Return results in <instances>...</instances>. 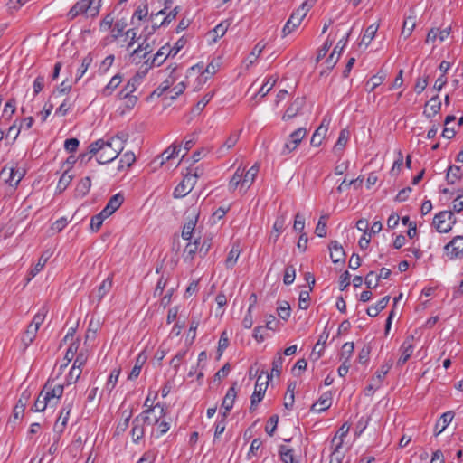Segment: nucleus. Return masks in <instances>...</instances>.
Masks as SVG:
<instances>
[{
	"label": "nucleus",
	"instance_id": "43",
	"mask_svg": "<svg viewBox=\"0 0 463 463\" xmlns=\"http://www.w3.org/2000/svg\"><path fill=\"white\" fill-rule=\"evenodd\" d=\"M392 366V361L391 359L386 361L383 364L381 365L380 369L375 372L373 381L377 380V382L381 384Z\"/></svg>",
	"mask_w": 463,
	"mask_h": 463
},
{
	"label": "nucleus",
	"instance_id": "15",
	"mask_svg": "<svg viewBox=\"0 0 463 463\" xmlns=\"http://www.w3.org/2000/svg\"><path fill=\"white\" fill-rule=\"evenodd\" d=\"M155 408L161 409V416L165 415V405L158 402L155 406L150 405L148 409L144 410L140 414H138L134 419L137 420L138 422L144 427L146 425H150L152 423V420L149 415L154 411Z\"/></svg>",
	"mask_w": 463,
	"mask_h": 463
},
{
	"label": "nucleus",
	"instance_id": "60",
	"mask_svg": "<svg viewBox=\"0 0 463 463\" xmlns=\"http://www.w3.org/2000/svg\"><path fill=\"white\" fill-rule=\"evenodd\" d=\"M188 349L180 350L177 354L171 359L170 365L175 369V373H177L184 358L185 357Z\"/></svg>",
	"mask_w": 463,
	"mask_h": 463
},
{
	"label": "nucleus",
	"instance_id": "63",
	"mask_svg": "<svg viewBox=\"0 0 463 463\" xmlns=\"http://www.w3.org/2000/svg\"><path fill=\"white\" fill-rule=\"evenodd\" d=\"M120 374V369H114L110 372L109 377L106 383V389L110 392L116 386Z\"/></svg>",
	"mask_w": 463,
	"mask_h": 463
},
{
	"label": "nucleus",
	"instance_id": "57",
	"mask_svg": "<svg viewBox=\"0 0 463 463\" xmlns=\"http://www.w3.org/2000/svg\"><path fill=\"white\" fill-rule=\"evenodd\" d=\"M354 349V345L353 342H346L343 345L341 353H340V360L344 362H348L350 357L352 356Z\"/></svg>",
	"mask_w": 463,
	"mask_h": 463
},
{
	"label": "nucleus",
	"instance_id": "37",
	"mask_svg": "<svg viewBox=\"0 0 463 463\" xmlns=\"http://www.w3.org/2000/svg\"><path fill=\"white\" fill-rule=\"evenodd\" d=\"M284 360L285 359L282 356V353L278 352L272 361L271 373H270V374H269V379L272 378L274 375H276V376L280 375Z\"/></svg>",
	"mask_w": 463,
	"mask_h": 463
},
{
	"label": "nucleus",
	"instance_id": "44",
	"mask_svg": "<svg viewBox=\"0 0 463 463\" xmlns=\"http://www.w3.org/2000/svg\"><path fill=\"white\" fill-rule=\"evenodd\" d=\"M38 329L33 326H28L25 332L22 336V342L24 348H27L35 339Z\"/></svg>",
	"mask_w": 463,
	"mask_h": 463
},
{
	"label": "nucleus",
	"instance_id": "42",
	"mask_svg": "<svg viewBox=\"0 0 463 463\" xmlns=\"http://www.w3.org/2000/svg\"><path fill=\"white\" fill-rule=\"evenodd\" d=\"M229 25V23L222 22L218 25H216L213 31L209 33L214 43L217 42L218 39L222 38L226 33Z\"/></svg>",
	"mask_w": 463,
	"mask_h": 463
},
{
	"label": "nucleus",
	"instance_id": "54",
	"mask_svg": "<svg viewBox=\"0 0 463 463\" xmlns=\"http://www.w3.org/2000/svg\"><path fill=\"white\" fill-rule=\"evenodd\" d=\"M285 224H286V214L282 213L277 217V219L275 220V222L273 224V231L276 232V238H274V241H276L279 239L280 233L283 232V231L285 229Z\"/></svg>",
	"mask_w": 463,
	"mask_h": 463
},
{
	"label": "nucleus",
	"instance_id": "55",
	"mask_svg": "<svg viewBox=\"0 0 463 463\" xmlns=\"http://www.w3.org/2000/svg\"><path fill=\"white\" fill-rule=\"evenodd\" d=\"M73 175L69 174V169H66L59 179L57 189L59 192H63L71 184Z\"/></svg>",
	"mask_w": 463,
	"mask_h": 463
},
{
	"label": "nucleus",
	"instance_id": "19",
	"mask_svg": "<svg viewBox=\"0 0 463 463\" xmlns=\"http://www.w3.org/2000/svg\"><path fill=\"white\" fill-rule=\"evenodd\" d=\"M123 77L121 74L117 73L114 75L109 82L101 90L100 93L103 97H109L114 90L119 86L122 82Z\"/></svg>",
	"mask_w": 463,
	"mask_h": 463
},
{
	"label": "nucleus",
	"instance_id": "1",
	"mask_svg": "<svg viewBox=\"0 0 463 463\" xmlns=\"http://www.w3.org/2000/svg\"><path fill=\"white\" fill-rule=\"evenodd\" d=\"M100 0L97 4L93 0H80L69 11L67 16L70 20L74 19L78 15L85 14L87 17H96L100 10Z\"/></svg>",
	"mask_w": 463,
	"mask_h": 463
},
{
	"label": "nucleus",
	"instance_id": "21",
	"mask_svg": "<svg viewBox=\"0 0 463 463\" xmlns=\"http://www.w3.org/2000/svg\"><path fill=\"white\" fill-rule=\"evenodd\" d=\"M145 436V427L137 420L133 419L130 437L134 443L137 444Z\"/></svg>",
	"mask_w": 463,
	"mask_h": 463
},
{
	"label": "nucleus",
	"instance_id": "7",
	"mask_svg": "<svg viewBox=\"0 0 463 463\" xmlns=\"http://www.w3.org/2000/svg\"><path fill=\"white\" fill-rule=\"evenodd\" d=\"M444 253L449 260L461 259L463 257V235L455 236L444 246Z\"/></svg>",
	"mask_w": 463,
	"mask_h": 463
},
{
	"label": "nucleus",
	"instance_id": "20",
	"mask_svg": "<svg viewBox=\"0 0 463 463\" xmlns=\"http://www.w3.org/2000/svg\"><path fill=\"white\" fill-rule=\"evenodd\" d=\"M107 145H109L111 150L117 153V156L121 153V151L124 148V143L126 142V135H117L115 137H112L109 140L106 141Z\"/></svg>",
	"mask_w": 463,
	"mask_h": 463
},
{
	"label": "nucleus",
	"instance_id": "13",
	"mask_svg": "<svg viewBox=\"0 0 463 463\" xmlns=\"http://www.w3.org/2000/svg\"><path fill=\"white\" fill-rule=\"evenodd\" d=\"M329 123L330 120L323 118L320 126L315 130L311 137L310 144L312 146H319L322 144V141L327 133Z\"/></svg>",
	"mask_w": 463,
	"mask_h": 463
},
{
	"label": "nucleus",
	"instance_id": "8",
	"mask_svg": "<svg viewBox=\"0 0 463 463\" xmlns=\"http://www.w3.org/2000/svg\"><path fill=\"white\" fill-rule=\"evenodd\" d=\"M198 176L197 172L194 175H186L183 181L175 188L173 193L174 197L182 198L187 195L193 190Z\"/></svg>",
	"mask_w": 463,
	"mask_h": 463
},
{
	"label": "nucleus",
	"instance_id": "23",
	"mask_svg": "<svg viewBox=\"0 0 463 463\" xmlns=\"http://www.w3.org/2000/svg\"><path fill=\"white\" fill-rule=\"evenodd\" d=\"M113 285V276H109L98 288L97 300L99 303L102 298L110 291Z\"/></svg>",
	"mask_w": 463,
	"mask_h": 463
},
{
	"label": "nucleus",
	"instance_id": "22",
	"mask_svg": "<svg viewBox=\"0 0 463 463\" xmlns=\"http://www.w3.org/2000/svg\"><path fill=\"white\" fill-rule=\"evenodd\" d=\"M235 385L236 383H234L233 385L230 387L229 390L227 391L222 403V409H225L226 411H231L232 409L235 399L237 397Z\"/></svg>",
	"mask_w": 463,
	"mask_h": 463
},
{
	"label": "nucleus",
	"instance_id": "46",
	"mask_svg": "<svg viewBox=\"0 0 463 463\" xmlns=\"http://www.w3.org/2000/svg\"><path fill=\"white\" fill-rule=\"evenodd\" d=\"M50 255L47 252H44L42 254V256L39 258L38 262L35 264V266L30 270L29 272V278L28 280H30L32 278L35 277L45 266Z\"/></svg>",
	"mask_w": 463,
	"mask_h": 463
},
{
	"label": "nucleus",
	"instance_id": "45",
	"mask_svg": "<svg viewBox=\"0 0 463 463\" xmlns=\"http://www.w3.org/2000/svg\"><path fill=\"white\" fill-rule=\"evenodd\" d=\"M48 314V308L46 307H42L38 312L33 316V318L29 326L35 327L39 330V327L43 323L46 316Z\"/></svg>",
	"mask_w": 463,
	"mask_h": 463
},
{
	"label": "nucleus",
	"instance_id": "5",
	"mask_svg": "<svg viewBox=\"0 0 463 463\" xmlns=\"http://www.w3.org/2000/svg\"><path fill=\"white\" fill-rule=\"evenodd\" d=\"M306 135L307 129L305 128H298L292 132L288 136L287 142L284 144L280 151V156H288L295 151L300 145L301 141L305 138Z\"/></svg>",
	"mask_w": 463,
	"mask_h": 463
},
{
	"label": "nucleus",
	"instance_id": "31",
	"mask_svg": "<svg viewBox=\"0 0 463 463\" xmlns=\"http://www.w3.org/2000/svg\"><path fill=\"white\" fill-rule=\"evenodd\" d=\"M123 202L124 195L121 193H118L109 200L105 208L112 214L121 206Z\"/></svg>",
	"mask_w": 463,
	"mask_h": 463
},
{
	"label": "nucleus",
	"instance_id": "49",
	"mask_svg": "<svg viewBox=\"0 0 463 463\" xmlns=\"http://www.w3.org/2000/svg\"><path fill=\"white\" fill-rule=\"evenodd\" d=\"M350 137V132L346 128H344L340 131L338 139L334 146V151H341L346 146V143Z\"/></svg>",
	"mask_w": 463,
	"mask_h": 463
},
{
	"label": "nucleus",
	"instance_id": "52",
	"mask_svg": "<svg viewBox=\"0 0 463 463\" xmlns=\"http://www.w3.org/2000/svg\"><path fill=\"white\" fill-rule=\"evenodd\" d=\"M67 396H69V393L67 394ZM74 397H75V393L73 394L71 399H69L68 397H66V399L64 400L62 408L60 411V414H59L58 418L61 419L62 416H66V421H68L70 413L73 408Z\"/></svg>",
	"mask_w": 463,
	"mask_h": 463
},
{
	"label": "nucleus",
	"instance_id": "24",
	"mask_svg": "<svg viewBox=\"0 0 463 463\" xmlns=\"http://www.w3.org/2000/svg\"><path fill=\"white\" fill-rule=\"evenodd\" d=\"M146 75V71H137L133 77H131L127 84L124 86L127 91L132 94L137 88L141 84L144 76Z\"/></svg>",
	"mask_w": 463,
	"mask_h": 463
},
{
	"label": "nucleus",
	"instance_id": "17",
	"mask_svg": "<svg viewBox=\"0 0 463 463\" xmlns=\"http://www.w3.org/2000/svg\"><path fill=\"white\" fill-rule=\"evenodd\" d=\"M328 249L330 250V258L334 263L345 261V252L337 241H332L328 245Z\"/></svg>",
	"mask_w": 463,
	"mask_h": 463
},
{
	"label": "nucleus",
	"instance_id": "29",
	"mask_svg": "<svg viewBox=\"0 0 463 463\" xmlns=\"http://www.w3.org/2000/svg\"><path fill=\"white\" fill-rule=\"evenodd\" d=\"M181 150V146L178 145H172L170 146L169 147H167L159 156H158V159L160 158V165H163L165 164L166 161H169L170 159L174 158L175 156H176L179 152Z\"/></svg>",
	"mask_w": 463,
	"mask_h": 463
},
{
	"label": "nucleus",
	"instance_id": "2",
	"mask_svg": "<svg viewBox=\"0 0 463 463\" xmlns=\"http://www.w3.org/2000/svg\"><path fill=\"white\" fill-rule=\"evenodd\" d=\"M111 149L103 139H98L89 146V152L91 155H98L97 161L101 165L110 163L118 157L117 153Z\"/></svg>",
	"mask_w": 463,
	"mask_h": 463
},
{
	"label": "nucleus",
	"instance_id": "56",
	"mask_svg": "<svg viewBox=\"0 0 463 463\" xmlns=\"http://www.w3.org/2000/svg\"><path fill=\"white\" fill-rule=\"evenodd\" d=\"M175 71V69L172 71L169 77L163 81L153 92V94H156L157 96H161L165 90H167L170 86L175 82V79L174 76H172L173 72Z\"/></svg>",
	"mask_w": 463,
	"mask_h": 463
},
{
	"label": "nucleus",
	"instance_id": "11",
	"mask_svg": "<svg viewBox=\"0 0 463 463\" xmlns=\"http://www.w3.org/2000/svg\"><path fill=\"white\" fill-rule=\"evenodd\" d=\"M141 37H144L143 42L130 53V57L136 63H139L143 59L146 60L148 54L152 52V47L147 43L148 38H146V34H141L139 38Z\"/></svg>",
	"mask_w": 463,
	"mask_h": 463
},
{
	"label": "nucleus",
	"instance_id": "39",
	"mask_svg": "<svg viewBox=\"0 0 463 463\" xmlns=\"http://www.w3.org/2000/svg\"><path fill=\"white\" fill-rule=\"evenodd\" d=\"M24 415V410H21L14 406L12 416L9 418L6 428H10L12 431L14 430L19 420L23 419Z\"/></svg>",
	"mask_w": 463,
	"mask_h": 463
},
{
	"label": "nucleus",
	"instance_id": "62",
	"mask_svg": "<svg viewBox=\"0 0 463 463\" xmlns=\"http://www.w3.org/2000/svg\"><path fill=\"white\" fill-rule=\"evenodd\" d=\"M378 30V25L371 24L369 25L362 38V43H364L366 46L371 43V41L374 38L375 33Z\"/></svg>",
	"mask_w": 463,
	"mask_h": 463
},
{
	"label": "nucleus",
	"instance_id": "50",
	"mask_svg": "<svg viewBox=\"0 0 463 463\" xmlns=\"http://www.w3.org/2000/svg\"><path fill=\"white\" fill-rule=\"evenodd\" d=\"M213 97V93L208 92L204 94L203 97L192 109V113L194 115H199L202 112V110L205 108V106L210 102Z\"/></svg>",
	"mask_w": 463,
	"mask_h": 463
},
{
	"label": "nucleus",
	"instance_id": "58",
	"mask_svg": "<svg viewBox=\"0 0 463 463\" xmlns=\"http://www.w3.org/2000/svg\"><path fill=\"white\" fill-rule=\"evenodd\" d=\"M290 305L288 301H282L277 307L278 316L284 321H288L290 317Z\"/></svg>",
	"mask_w": 463,
	"mask_h": 463
},
{
	"label": "nucleus",
	"instance_id": "12",
	"mask_svg": "<svg viewBox=\"0 0 463 463\" xmlns=\"http://www.w3.org/2000/svg\"><path fill=\"white\" fill-rule=\"evenodd\" d=\"M413 340H414L413 335H410V336L406 337V339L401 345L400 350L402 352V354L397 362V364L399 366L403 365L411 356L413 350H414Z\"/></svg>",
	"mask_w": 463,
	"mask_h": 463
},
{
	"label": "nucleus",
	"instance_id": "59",
	"mask_svg": "<svg viewBox=\"0 0 463 463\" xmlns=\"http://www.w3.org/2000/svg\"><path fill=\"white\" fill-rule=\"evenodd\" d=\"M296 278V269L293 265L288 264L285 268L283 282L285 285H291Z\"/></svg>",
	"mask_w": 463,
	"mask_h": 463
},
{
	"label": "nucleus",
	"instance_id": "35",
	"mask_svg": "<svg viewBox=\"0 0 463 463\" xmlns=\"http://www.w3.org/2000/svg\"><path fill=\"white\" fill-rule=\"evenodd\" d=\"M279 454L280 456L281 460L284 463H296V462H298L295 459L294 449H289L286 445H280L279 446Z\"/></svg>",
	"mask_w": 463,
	"mask_h": 463
},
{
	"label": "nucleus",
	"instance_id": "47",
	"mask_svg": "<svg viewBox=\"0 0 463 463\" xmlns=\"http://www.w3.org/2000/svg\"><path fill=\"white\" fill-rule=\"evenodd\" d=\"M432 103L430 106V111L424 110L423 114L427 118H431L432 116L438 114L441 109V102L439 100V96L436 95L430 99V100L427 103Z\"/></svg>",
	"mask_w": 463,
	"mask_h": 463
},
{
	"label": "nucleus",
	"instance_id": "40",
	"mask_svg": "<svg viewBox=\"0 0 463 463\" xmlns=\"http://www.w3.org/2000/svg\"><path fill=\"white\" fill-rule=\"evenodd\" d=\"M244 172H245V168H241V166H239L237 168L236 172L231 178L230 183H229L230 191L233 192L237 189L239 184L242 185V180H243L242 176H243Z\"/></svg>",
	"mask_w": 463,
	"mask_h": 463
},
{
	"label": "nucleus",
	"instance_id": "9",
	"mask_svg": "<svg viewBox=\"0 0 463 463\" xmlns=\"http://www.w3.org/2000/svg\"><path fill=\"white\" fill-rule=\"evenodd\" d=\"M266 373L265 381L260 383L261 379V374L258 377L256 384H255V390L253 392V394L250 398V410L252 411L255 409V407L262 401L264 394L266 392L269 376L268 373Z\"/></svg>",
	"mask_w": 463,
	"mask_h": 463
},
{
	"label": "nucleus",
	"instance_id": "32",
	"mask_svg": "<svg viewBox=\"0 0 463 463\" xmlns=\"http://www.w3.org/2000/svg\"><path fill=\"white\" fill-rule=\"evenodd\" d=\"M91 187V179L87 176L79 181L75 188V194L77 196L84 197Z\"/></svg>",
	"mask_w": 463,
	"mask_h": 463
},
{
	"label": "nucleus",
	"instance_id": "4",
	"mask_svg": "<svg viewBox=\"0 0 463 463\" xmlns=\"http://www.w3.org/2000/svg\"><path fill=\"white\" fill-rule=\"evenodd\" d=\"M450 218H453V212L441 211L435 214L432 225L436 228L437 232L440 233H447L451 231L453 225L457 222L456 218L450 222Z\"/></svg>",
	"mask_w": 463,
	"mask_h": 463
},
{
	"label": "nucleus",
	"instance_id": "18",
	"mask_svg": "<svg viewBox=\"0 0 463 463\" xmlns=\"http://www.w3.org/2000/svg\"><path fill=\"white\" fill-rule=\"evenodd\" d=\"M453 418L454 412L452 411H449L443 413L435 424V436H438L443 432L445 429L449 425Z\"/></svg>",
	"mask_w": 463,
	"mask_h": 463
},
{
	"label": "nucleus",
	"instance_id": "27",
	"mask_svg": "<svg viewBox=\"0 0 463 463\" xmlns=\"http://www.w3.org/2000/svg\"><path fill=\"white\" fill-rule=\"evenodd\" d=\"M389 300V296L383 298L374 306H371L367 308V315L370 316L371 317H375L382 310H383L387 307Z\"/></svg>",
	"mask_w": 463,
	"mask_h": 463
},
{
	"label": "nucleus",
	"instance_id": "33",
	"mask_svg": "<svg viewBox=\"0 0 463 463\" xmlns=\"http://www.w3.org/2000/svg\"><path fill=\"white\" fill-rule=\"evenodd\" d=\"M337 440V437L335 436L331 441L332 447H334L331 452V458L335 460L336 463H341L344 458V453L340 450L343 444L342 440Z\"/></svg>",
	"mask_w": 463,
	"mask_h": 463
},
{
	"label": "nucleus",
	"instance_id": "38",
	"mask_svg": "<svg viewBox=\"0 0 463 463\" xmlns=\"http://www.w3.org/2000/svg\"><path fill=\"white\" fill-rule=\"evenodd\" d=\"M297 387L296 382H291L288 384L287 393L285 395L284 406L288 410H291L294 405V393Z\"/></svg>",
	"mask_w": 463,
	"mask_h": 463
},
{
	"label": "nucleus",
	"instance_id": "6",
	"mask_svg": "<svg viewBox=\"0 0 463 463\" xmlns=\"http://www.w3.org/2000/svg\"><path fill=\"white\" fill-rule=\"evenodd\" d=\"M63 390V384H54V381L49 379L43 385V390L41 391L42 397L44 396V399H46V401H48L50 404L53 400H56V403L57 401L62 396Z\"/></svg>",
	"mask_w": 463,
	"mask_h": 463
},
{
	"label": "nucleus",
	"instance_id": "48",
	"mask_svg": "<svg viewBox=\"0 0 463 463\" xmlns=\"http://www.w3.org/2000/svg\"><path fill=\"white\" fill-rule=\"evenodd\" d=\"M199 245H200L199 239L194 240V242L187 243V245L184 250V254L185 255V260L189 259L192 260L196 252L200 253Z\"/></svg>",
	"mask_w": 463,
	"mask_h": 463
},
{
	"label": "nucleus",
	"instance_id": "25",
	"mask_svg": "<svg viewBox=\"0 0 463 463\" xmlns=\"http://www.w3.org/2000/svg\"><path fill=\"white\" fill-rule=\"evenodd\" d=\"M241 253V248L239 243H234L231 249V250L228 253V256L225 260V266L227 269H232L240 256Z\"/></svg>",
	"mask_w": 463,
	"mask_h": 463
},
{
	"label": "nucleus",
	"instance_id": "53",
	"mask_svg": "<svg viewBox=\"0 0 463 463\" xmlns=\"http://www.w3.org/2000/svg\"><path fill=\"white\" fill-rule=\"evenodd\" d=\"M127 21L125 19L118 20L111 28V37L117 40L124 32L127 27Z\"/></svg>",
	"mask_w": 463,
	"mask_h": 463
},
{
	"label": "nucleus",
	"instance_id": "26",
	"mask_svg": "<svg viewBox=\"0 0 463 463\" xmlns=\"http://www.w3.org/2000/svg\"><path fill=\"white\" fill-rule=\"evenodd\" d=\"M148 15V5L146 3L144 5H139L134 12L131 17V24L138 26L140 22Z\"/></svg>",
	"mask_w": 463,
	"mask_h": 463
},
{
	"label": "nucleus",
	"instance_id": "61",
	"mask_svg": "<svg viewBox=\"0 0 463 463\" xmlns=\"http://www.w3.org/2000/svg\"><path fill=\"white\" fill-rule=\"evenodd\" d=\"M240 132H232L231 133V135L228 137V138L225 140V142L223 143V145L220 147L219 151L222 152L223 148H226V149H231L232 148L233 146H235V145L237 144L239 138H240Z\"/></svg>",
	"mask_w": 463,
	"mask_h": 463
},
{
	"label": "nucleus",
	"instance_id": "30",
	"mask_svg": "<svg viewBox=\"0 0 463 463\" xmlns=\"http://www.w3.org/2000/svg\"><path fill=\"white\" fill-rule=\"evenodd\" d=\"M462 178L461 168L457 165L449 166L446 174V180L449 184H454Z\"/></svg>",
	"mask_w": 463,
	"mask_h": 463
},
{
	"label": "nucleus",
	"instance_id": "51",
	"mask_svg": "<svg viewBox=\"0 0 463 463\" xmlns=\"http://www.w3.org/2000/svg\"><path fill=\"white\" fill-rule=\"evenodd\" d=\"M169 279H170V274L169 273H167L166 275L165 273H163L161 275V277L159 278V279H158V281L156 283V288L154 290V297L155 298L162 296V294L164 292V289L165 288Z\"/></svg>",
	"mask_w": 463,
	"mask_h": 463
},
{
	"label": "nucleus",
	"instance_id": "36",
	"mask_svg": "<svg viewBox=\"0 0 463 463\" xmlns=\"http://www.w3.org/2000/svg\"><path fill=\"white\" fill-rule=\"evenodd\" d=\"M259 172V166L255 164L247 172L243 174L242 186L249 188L255 181Z\"/></svg>",
	"mask_w": 463,
	"mask_h": 463
},
{
	"label": "nucleus",
	"instance_id": "41",
	"mask_svg": "<svg viewBox=\"0 0 463 463\" xmlns=\"http://www.w3.org/2000/svg\"><path fill=\"white\" fill-rule=\"evenodd\" d=\"M135 154L133 152H126L125 154H123L119 160L118 170L123 171L125 168L130 167L135 163Z\"/></svg>",
	"mask_w": 463,
	"mask_h": 463
},
{
	"label": "nucleus",
	"instance_id": "3",
	"mask_svg": "<svg viewBox=\"0 0 463 463\" xmlns=\"http://www.w3.org/2000/svg\"><path fill=\"white\" fill-rule=\"evenodd\" d=\"M310 8L311 5H308L307 1H306L291 14L282 29L283 36L289 34L301 24Z\"/></svg>",
	"mask_w": 463,
	"mask_h": 463
},
{
	"label": "nucleus",
	"instance_id": "64",
	"mask_svg": "<svg viewBox=\"0 0 463 463\" xmlns=\"http://www.w3.org/2000/svg\"><path fill=\"white\" fill-rule=\"evenodd\" d=\"M414 27H415V19L413 17L406 18L403 23L402 35H403L404 38H408L409 36H411Z\"/></svg>",
	"mask_w": 463,
	"mask_h": 463
},
{
	"label": "nucleus",
	"instance_id": "28",
	"mask_svg": "<svg viewBox=\"0 0 463 463\" xmlns=\"http://www.w3.org/2000/svg\"><path fill=\"white\" fill-rule=\"evenodd\" d=\"M302 104H303L302 99H299V98L296 99V100L290 106L288 107L282 118L284 120H288V119H291L294 117H296L298 115L299 109H301Z\"/></svg>",
	"mask_w": 463,
	"mask_h": 463
},
{
	"label": "nucleus",
	"instance_id": "34",
	"mask_svg": "<svg viewBox=\"0 0 463 463\" xmlns=\"http://www.w3.org/2000/svg\"><path fill=\"white\" fill-rule=\"evenodd\" d=\"M197 222V215H193L184 225L182 231V238L184 240H191L193 232Z\"/></svg>",
	"mask_w": 463,
	"mask_h": 463
},
{
	"label": "nucleus",
	"instance_id": "10",
	"mask_svg": "<svg viewBox=\"0 0 463 463\" xmlns=\"http://www.w3.org/2000/svg\"><path fill=\"white\" fill-rule=\"evenodd\" d=\"M25 171L23 168L19 167H7L5 166L1 171V175L5 176V181L10 185V186H17L23 177L24 176Z\"/></svg>",
	"mask_w": 463,
	"mask_h": 463
},
{
	"label": "nucleus",
	"instance_id": "14",
	"mask_svg": "<svg viewBox=\"0 0 463 463\" xmlns=\"http://www.w3.org/2000/svg\"><path fill=\"white\" fill-rule=\"evenodd\" d=\"M332 392H324L319 399L311 406L312 411L322 412L329 409L332 405Z\"/></svg>",
	"mask_w": 463,
	"mask_h": 463
},
{
	"label": "nucleus",
	"instance_id": "16",
	"mask_svg": "<svg viewBox=\"0 0 463 463\" xmlns=\"http://www.w3.org/2000/svg\"><path fill=\"white\" fill-rule=\"evenodd\" d=\"M168 49H169V45L166 44L165 46H162L158 51L153 56V58L151 59L150 61V58H147L146 61H145V64L147 65V68H152L154 66H160L161 64H163V62L165 61V59L168 57L166 56L167 55V52H168Z\"/></svg>",
	"mask_w": 463,
	"mask_h": 463
}]
</instances>
